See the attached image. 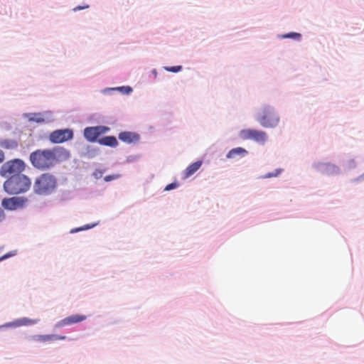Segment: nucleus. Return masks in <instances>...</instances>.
I'll return each mask as SVG.
<instances>
[{"label":"nucleus","instance_id":"nucleus-1","mask_svg":"<svg viewBox=\"0 0 364 364\" xmlns=\"http://www.w3.org/2000/svg\"><path fill=\"white\" fill-rule=\"evenodd\" d=\"M70 153L63 147L38 149L30 154V161L33 167L46 170L53 167L57 163L68 159Z\"/></svg>","mask_w":364,"mask_h":364},{"label":"nucleus","instance_id":"nucleus-2","mask_svg":"<svg viewBox=\"0 0 364 364\" xmlns=\"http://www.w3.org/2000/svg\"><path fill=\"white\" fill-rule=\"evenodd\" d=\"M31 186L30 178L24 174L12 176L4 182V188L9 194H19L28 191Z\"/></svg>","mask_w":364,"mask_h":364},{"label":"nucleus","instance_id":"nucleus-3","mask_svg":"<svg viewBox=\"0 0 364 364\" xmlns=\"http://www.w3.org/2000/svg\"><path fill=\"white\" fill-rule=\"evenodd\" d=\"M57 186L55 177L48 173H42L36 178L34 185V192L40 195H47L53 192Z\"/></svg>","mask_w":364,"mask_h":364},{"label":"nucleus","instance_id":"nucleus-4","mask_svg":"<svg viewBox=\"0 0 364 364\" xmlns=\"http://www.w3.org/2000/svg\"><path fill=\"white\" fill-rule=\"evenodd\" d=\"M256 119L262 127L265 128L276 127L280 120L277 112L270 106H264L258 113Z\"/></svg>","mask_w":364,"mask_h":364},{"label":"nucleus","instance_id":"nucleus-5","mask_svg":"<svg viewBox=\"0 0 364 364\" xmlns=\"http://www.w3.org/2000/svg\"><path fill=\"white\" fill-rule=\"evenodd\" d=\"M24 161L19 159H11L4 163L0 168V175L3 177H11L21 173L25 170Z\"/></svg>","mask_w":364,"mask_h":364},{"label":"nucleus","instance_id":"nucleus-6","mask_svg":"<svg viewBox=\"0 0 364 364\" xmlns=\"http://www.w3.org/2000/svg\"><path fill=\"white\" fill-rule=\"evenodd\" d=\"M239 136L242 140L252 139L261 144H264L268 138L265 132L253 129H242L239 132Z\"/></svg>","mask_w":364,"mask_h":364},{"label":"nucleus","instance_id":"nucleus-7","mask_svg":"<svg viewBox=\"0 0 364 364\" xmlns=\"http://www.w3.org/2000/svg\"><path fill=\"white\" fill-rule=\"evenodd\" d=\"M73 137V132L71 129H58L50 134L49 140L53 144H61L72 139Z\"/></svg>","mask_w":364,"mask_h":364},{"label":"nucleus","instance_id":"nucleus-8","mask_svg":"<svg viewBox=\"0 0 364 364\" xmlns=\"http://www.w3.org/2000/svg\"><path fill=\"white\" fill-rule=\"evenodd\" d=\"M109 129L108 127L104 126L87 127L84 130V136L87 141L93 142L100 135L107 132Z\"/></svg>","mask_w":364,"mask_h":364},{"label":"nucleus","instance_id":"nucleus-9","mask_svg":"<svg viewBox=\"0 0 364 364\" xmlns=\"http://www.w3.org/2000/svg\"><path fill=\"white\" fill-rule=\"evenodd\" d=\"M87 319V316L83 314H74L69 316L55 324V327L60 328L65 326H69L74 323H78L82 322Z\"/></svg>","mask_w":364,"mask_h":364},{"label":"nucleus","instance_id":"nucleus-10","mask_svg":"<svg viewBox=\"0 0 364 364\" xmlns=\"http://www.w3.org/2000/svg\"><path fill=\"white\" fill-rule=\"evenodd\" d=\"M23 202L24 200L20 198L12 197L9 198H4L1 202V205L5 209L12 210L22 207Z\"/></svg>","mask_w":364,"mask_h":364},{"label":"nucleus","instance_id":"nucleus-11","mask_svg":"<svg viewBox=\"0 0 364 364\" xmlns=\"http://www.w3.org/2000/svg\"><path fill=\"white\" fill-rule=\"evenodd\" d=\"M31 339L39 343H46L58 340H65L66 339V336L55 334L34 335L31 337Z\"/></svg>","mask_w":364,"mask_h":364},{"label":"nucleus","instance_id":"nucleus-12","mask_svg":"<svg viewBox=\"0 0 364 364\" xmlns=\"http://www.w3.org/2000/svg\"><path fill=\"white\" fill-rule=\"evenodd\" d=\"M119 139L125 143H136L139 140V135L135 132H123L119 133Z\"/></svg>","mask_w":364,"mask_h":364},{"label":"nucleus","instance_id":"nucleus-13","mask_svg":"<svg viewBox=\"0 0 364 364\" xmlns=\"http://www.w3.org/2000/svg\"><path fill=\"white\" fill-rule=\"evenodd\" d=\"M202 164V161H198L189 165L183 172V178H188L194 174L200 168Z\"/></svg>","mask_w":364,"mask_h":364},{"label":"nucleus","instance_id":"nucleus-14","mask_svg":"<svg viewBox=\"0 0 364 364\" xmlns=\"http://www.w3.org/2000/svg\"><path fill=\"white\" fill-rule=\"evenodd\" d=\"M37 322H38V320H32V319H29L27 318H23L18 319L17 321H15L12 323H6V324L1 326L0 328L10 327V326H16H16H28V325L36 323Z\"/></svg>","mask_w":364,"mask_h":364},{"label":"nucleus","instance_id":"nucleus-15","mask_svg":"<svg viewBox=\"0 0 364 364\" xmlns=\"http://www.w3.org/2000/svg\"><path fill=\"white\" fill-rule=\"evenodd\" d=\"M248 151L242 147H237L232 149L227 154V159H236L237 157H243L247 154Z\"/></svg>","mask_w":364,"mask_h":364},{"label":"nucleus","instance_id":"nucleus-16","mask_svg":"<svg viewBox=\"0 0 364 364\" xmlns=\"http://www.w3.org/2000/svg\"><path fill=\"white\" fill-rule=\"evenodd\" d=\"M50 113H33L31 114L29 118L30 122H35L37 123L47 122L50 120Z\"/></svg>","mask_w":364,"mask_h":364},{"label":"nucleus","instance_id":"nucleus-17","mask_svg":"<svg viewBox=\"0 0 364 364\" xmlns=\"http://www.w3.org/2000/svg\"><path fill=\"white\" fill-rule=\"evenodd\" d=\"M99 143L111 147H115L118 144L117 139L113 136H105L99 140Z\"/></svg>","mask_w":364,"mask_h":364},{"label":"nucleus","instance_id":"nucleus-18","mask_svg":"<svg viewBox=\"0 0 364 364\" xmlns=\"http://www.w3.org/2000/svg\"><path fill=\"white\" fill-rule=\"evenodd\" d=\"M0 146L5 149H15L18 146V142L15 139H7L0 142Z\"/></svg>","mask_w":364,"mask_h":364},{"label":"nucleus","instance_id":"nucleus-19","mask_svg":"<svg viewBox=\"0 0 364 364\" xmlns=\"http://www.w3.org/2000/svg\"><path fill=\"white\" fill-rule=\"evenodd\" d=\"M323 171L327 175H335L339 173V168L335 165L328 164L324 166Z\"/></svg>","mask_w":364,"mask_h":364},{"label":"nucleus","instance_id":"nucleus-20","mask_svg":"<svg viewBox=\"0 0 364 364\" xmlns=\"http://www.w3.org/2000/svg\"><path fill=\"white\" fill-rule=\"evenodd\" d=\"M301 36L299 33L296 32H291L287 34H284L281 36L282 38H293L295 40H299L301 38Z\"/></svg>","mask_w":364,"mask_h":364},{"label":"nucleus","instance_id":"nucleus-21","mask_svg":"<svg viewBox=\"0 0 364 364\" xmlns=\"http://www.w3.org/2000/svg\"><path fill=\"white\" fill-rule=\"evenodd\" d=\"M164 69L168 72L178 73L182 70V66L176 65V66H171V67H165Z\"/></svg>","mask_w":364,"mask_h":364},{"label":"nucleus","instance_id":"nucleus-22","mask_svg":"<svg viewBox=\"0 0 364 364\" xmlns=\"http://www.w3.org/2000/svg\"><path fill=\"white\" fill-rule=\"evenodd\" d=\"M281 172L280 169L276 170L274 173H268L264 176V178H271V177H276L277 176L279 173Z\"/></svg>","mask_w":364,"mask_h":364},{"label":"nucleus","instance_id":"nucleus-23","mask_svg":"<svg viewBox=\"0 0 364 364\" xmlns=\"http://www.w3.org/2000/svg\"><path fill=\"white\" fill-rule=\"evenodd\" d=\"M119 175H109L105 177V181L108 182L119 178Z\"/></svg>","mask_w":364,"mask_h":364},{"label":"nucleus","instance_id":"nucleus-24","mask_svg":"<svg viewBox=\"0 0 364 364\" xmlns=\"http://www.w3.org/2000/svg\"><path fill=\"white\" fill-rule=\"evenodd\" d=\"M178 187V184L176 183H171L167 185L165 188V191H170Z\"/></svg>","mask_w":364,"mask_h":364},{"label":"nucleus","instance_id":"nucleus-25","mask_svg":"<svg viewBox=\"0 0 364 364\" xmlns=\"http://www.w3.org/2000/svg\"><path fill=\"white\" fill-rule=\"evenodd\" d=\"M119 90H123L124 93L129 94L132 92V88L129 86L119 87Z\"/></svg>","mask_w":364,"mask_h":364},{"label":"nucleus","instance_id":"nucleus-26","mask_svg":"<svg viewBox=\"0 0 364 364\" xmlns=\"http://www.w3.org/2000/svg\"><path fill=\"white\" fill-rule=\"evenodd\" d=\"M13 255H14V254H11V253H7V254H5V255H2V256H0V262H1V261H2V260H4V259H7V258H9V257H10L13 256Z\"/></svg>","mask_w":364,"mask_h":364},{"label":"nucleus","instance_id":"nucleus-27","mask_svg":"<svg viewBox=\"0 0 364 364\" xmlns=\"http://www.w3.org/2000/svg\"><path fill=\"white\" fill-rule=\"evenodd\" d=\"M87 8H89V5H85L83 6H76L73 9V11H77L84 9H87Z\"/></svg>","mask_w":364,"mask_h":364},{"label":"nucleus","instance_id":"nucleus-28","mask_svg":"<svg viewBox=\"0 0 364 364\" xmlns=\"http://www.w3.org/2000/svg\"><path fill=\"white\" fill-rule=\"evenodd\" d=\"M5 219V214L4 210L0 208V223Z\"/></svg>","mask_w":364,"mask_h":364},{"label":"nucleus","instance_id":"nucleus-29","mask_svg":"<svg viewBox=\"0 0 364 364\" xmlns=\"http://www.w3.org/2000/svg\"><path fill=\"white\" fill-rule=\"evenodd\" d=\"M4 159V153L0 149V163L3 162Z\"/></svg>","mask_w":364,"mask_h":364},{"label":"nucleus","instance_id":"nucleus-30","mask_svg":"<svg viewBox=\"0 0 364 364\" xmlns=\"http://www.w3.org/2000/svg\"><path fill=\"white\" fill-rule=\"evenodd\" d=\"M90 228V227L87 226L86 228H77L75 230H71V232H77V231H79V230H85V229H88Z\"/></svg>","mask_w":364,"mask_h":364}]
</instances>
